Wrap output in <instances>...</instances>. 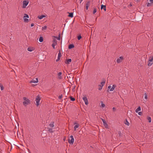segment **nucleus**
Wrapping results in <instances>:
<instances>
[{
    "label": "nucleus",
    "instance_id": "obj_36",
    "mask_svg": "<svg viewBox=\"0 0 153 153\" xmlns=\"http://www.w3.org/2000/svg\"><path fill=\"white\" fill-rule=\"evenodd\" d=\"M97 12V9L96 8H94L93 12V14H95Z\"/></svg>",
    "mask_w": 153,
    "mask_h": 153
},
{
    "label": "nucleus",
    "instance_id": "obj_45",
    "mask_svg": "<svg viewBox=\"0 0 153 153\" xmlns=\"http://www.w3.org/2000/svg\"><path fill=\"white\" fill-rule=\"evenodd\" d=\"M149 1L151 2V4H152L153 3V0H149Z\"/></svg>",
    "mask_w": 153,
    "mask_h": 153
},
{
    "label": "nucleus",
    "instance_id": "obj_2",
    "mask_svg": "<svg viewBox=\"0 0 153 153\" xmlns=\"http://www.w3.org/2000/svg\"><path fill=\"white\" fill-rule=\"evenodd\" d=\"M29 1L28 0H24L23 1L22 8H25L27 5L29 3Z\"/></svg>",
    "mask_w": 153,
    "mask_h": 153
},
{
    "label": "nucleus",
    "instance_id": "obj_27",
    "mask_svg": "<svg viewBox=\"0 0 153 153\" xmlns=\"http://www.w3.org/2000/svg\"><path fill=\"white\" fill-rule=\"evenodd\" d=\"M43 38L42 36H41L39 37V41L40 42H43Z\"/></svg>",
    "mask_w": 153,
    "mask_h": 153
},
{
    "label": "nucleus",
    "instance_id": "obj_41",
    "mask_svg": "<svg viewBox=\"0 0 153 153\" xmlns=\"http://www.w3.org/2000/svg\"><path fill=\"white\" fill-rule=\"evenodd\" d=\"M48 131L51 133L53 132V131L52 130V129L49 128Z\"/></svg>",
    "mask_w": 153,
    "mask_h": 153
},
{
    "label": "nucleus",
    "instance_id": "obj_35",
    "mask_svg": "<svg viewBox=\"0 0 153 153\" xmlns=\"http://www.w3.org/2000/svg\"><path fill=\"white\" fill-rule=\"evenodd\" d=\"M101 105L102 107H104L105 106V105L102 102H101Z\"/></svg>",
    "mask_w": 153,
    "mask_h": 153
},
{
    "label": "nucleus",
    "instance_id": "obj_47",
    "mask_svg": "<svg viewBox=\"0 0 153 153\" xmlns=\"http://www.w3.org/2000/svg\"><path fill=\"white\" fill-rule=\"evenodd\" d=\"M129 5H130L131 6H132V4L131 3H130Z\"/></svg>",
    "mask_w": 153,
    "mask_h": 153
},
{
    "label": "nucleus",
    "instance_id": "obj_15",
    "mask_svg": "<svg viewBox=\"0 0 153 153\" xmlns=\"http://www.w3.org/2000/svg\"><path fill=\"white\" fill-rule=\"evenodd\" d=\"M149 61L153 62V56H150L149 58Z\"/></svg>",
    "mask_w": 153,
    "mask_h": 153
},
{
    "label": "nucleus",
    "instance_id": "obj_29",
    "mask_svg": "<svg viewBox=\"0 0 153 153\" xmlns=\"http://www.w3.org/2000/svg\"><path fill=\"white\" fill-rule=\"evenodd\" d=\"M0 87L1 91L4 90V87H3V85L1 83H0Z\"/></svg>",
    "mask_w": 153,
    "mask_h": 153
},
{
    "label": "nucleus",
    "instance_id": "obj_18",
    "mask_svg": "<svg viewBox=\"0 0 153 153\" xmlns=\"http://www.w3.org/2000/svg\"><path fill=\"white\" fill-rule=\"evenodd\" d=\"M74 46L73 44H70L68 46V48L69 49H71L74 48Z\"/></svg>",
    "mask_w": 153,
    "mask_h": 153
},
{
    "label": "nucleus",
    "instance_id": "obj_26",
    "mask_svg": "<svg viewBox=\"0 0 153 153\" xmlns=\"http://www.w3.org/2000/svg\"><path fill=\"white\" fill-rule=\"evenodd\" d=\"M53 43L57 44V41L55 38H53V40L52 41Z\"/></svg>",
    "mask_w": 153,
    "mask_h": 153
},
{
    "label": "nucleus",
    "instance_id": "obj_50",
    "mask_svg": "<svg viewBox=\"0 0 153 153\" xmlns=\"http://www.w3.org/2000/svg\"><path fill=\"white\" fill-rule=\"evenodd\" d=\"M137 1H138L139 0H137Z\"/></svg>",
    "mask_w": 153,
    "mask_h": 153
},
{
    "label": "nucleus",
    "instance_id": "obj_24",
    "mask_svg": "<svg viewBox=\"0 0 153 153\" xmlns=\"http://www.w3.org/2000/svg\"><path fill=\"white\" fill-rule=\"evenodd\" d=\"M153 64V62H150L149 61H148V66H150L151 65H152V64Z\"/></svg>",
    "mask_w": 153,
    "mask_h": 153
},
{
    "label": "nucleus",
    "instance_id": "obj_31",
    "mask_svg": "<svg viewBox=\"0 0 153 153\" xmlns=\"http://www.w3.org/2000/svg\"><path fill=\"white\" fill-rule=\"evenodd\" d=\"M147 120H148L149 121V123H151V117H147Z\"/></svg>",
    "mask_w": 153,
    "mask_h": 153
},
{
    "label": "nucleus",
    "instance_id": "obj_32",
    "mask_svg": "<svg viewBox=\"0 0 153 153\" xmlns=\"http://www.w3.org/2000/svg\"><path fill=\"white\" fill-rule=\"evenodd\" d=\"M23 17H25V18H29V16L28 15H27V14H24V16Z\"/></svg>",
    "mask_w": 153,
    "mask_h": 153
},
{
    "label": "nucleus",
    "instance_id": "obj_39",
    "mask_svg": "<svg viewBox=\"0 0 153 153\" xmlns=\"http://www.w3.org/2000/svg\"><path fill=\"white\" fill-rule=\"evenodd\" d=\"M81 36L80 35H79L78 36L77 39L78 40H79L81 38Z\"/></svg>",
    "mask_w": 153,
    "mask_h": 153
},
{
    "label": "nucleus",
    "instance_id": "obj_11",
    "mask_svg": "<svg viewBox=\"0 0 153 153\" xmlns=\"http://www.w3.org/2000/svg\"><path fill=\"white\" fill-rule=\"evenodd\" d=\"M90 5V1H87L85 4V8L87 10L88 9V8L89 6Z\"/></svg>",
    "mask_w": 153,
    "mask_h": 153
},
{
    "label": "nucleus",
    "instance_id": "obj_38",
    "mask_svg": "<svg viewBox=\"0 0 153 153\" xmlns=\"http://www.w3.org/2000/svg\"><path fill=\"white\" fill-rule=\"evenodd\" d=\"M144 95H145V97H144L146 99H147V95L146 93H145V94Z\"/></svg>",
    "mask_w": 153,
    "mask_h": 153
},
{
    "label": "nucleus",
    "instance_id": "obj_46",
    "mask_svg": "<svg viewBox=\"0 0 153 153\" xmlns=\"http://www.w3.org/2000/svg\"><path fill=\"white\" fill-rule=\"evenodd\" d=\"M34 25V24L33 23H32L31 24V26L33 27Z\"/></svg>",
    "mask_w": 153,
    "mask_h": 153
},
{
    "label": "nucleus",
    "instance_id": "obj_34",
    "mask_svg": "<svg viewBox=\"0 0 153 153\" xmlns=\"http://www.w3.org/2000/svg\"><path fill=\"white\" fill-rule=\"evenodd\" d=\"M47 28V27L46 26H45L43 27L42 28V30H45Z\"/></svg>",
    "mask_w": 153,
    "mask_h": 153
},
{
    "label": "nucleus",
    "instance_id": "obj_28",
    "mask_svg": "<svg viewBox=\"0 0 153 153\" xmlns=\"http://www.w3.org/2000/svg\"><path fill=\"white\" fill-rule=\"evenodd\" d=\"M27 50L28 51H29L31 52V51H32L33 50V48H32L29 47L27 48Z\"/></svg>",
    "mask_w": 153,
    "mask_h": 153
},
{
    "label": "nucleus",
    "instance_id": "obj_7",
    "mask_svg": "<svg viewBox=\"0 0 153 153\" xmlns=\"http://www.w3.org/2000/svg\"><path fill=\"white\" fill-rule=\"evenodd\" d=\"M82 99L85 102V104L86 105H88V100L87 97L85 96H84L83 97Z\"/></svg>",
    "mask_w": 153,
    "mask_h": 153
},
{
    "label": "nucleus",
    "instance_id": "obj_12",
    "mask_svg": "<svg viewBox=\"0 0 153 153\" xmlns=\"http://www.w3.org/2000/svg\"><path fill=\"white\" fill-rule=\"evenodd\" d=\"M36 80H33V79L30 82V83H34L38 82V78H36Z\"/></svg>",
    "mask_w": 153,
    "mask_h": 153
},
{
    "label": "nucleus",
    "instance_id": "obj_20",
    "mask_svg": "<svg viewBox=\"0 0 153 153\" xmlns=\"http://www.w3.org/2000/svg\"><path fill=\"white\" fill-rule=\"evenodd\" d=\"M54 123L53 122H52L51 123L49 124V126L51 128L53 127H54Z\"/></svg>",
    "mask_w": 153,
    "mask_h": 153
},
{
    "label": "nucleus",
    "instance_id": "obj_21",
    "mask_svg": "<svg viewBox=\"0 0 153 153\" xmlns=\"http://www.w3.org/2000/svg\"><path fill=\"white\" fill-rule=\"evenodd\" d=\"M53 37L54 38L57 39L58 40H59L60 39V35H59L58 37L53 36Z\"/></svg>",
    "mask_w": 153,
    "mask_h": 153
},
{
    "label": "nucleus",
    "instance_id": "obj_43",
    "mask_svg": "<svg viewBox=\"0 0 153 153\" xmlns=\"http://www.w3.org/2000/svg\"><path fill=\"white\" fill-rule=\"evenodd\" d=\"M150 5H151V4L149 3H148L147 4V6L148 7L150 6Z\"/></svg>",
    "mask_w": 153,
    "mask_h": 153
},
{
    "label": "nucleus",
    "instance_id": "obj_14",
    "mask_svg": "<svg viewBox=\"0 0 153 153\" xmlns=\"http://www.w3.org/2000/svg\"><path fill=\"white\" fill-rule=\"evenodd\" d=\"M62 73L61 72H59V73H58V75L59 76L58 78H59V79H62V76H61V75H62Z\"/></svg>",
    "mask_w": 153,
    "mask_h": 153
},
{
    "label": "nucleus",
    "instance_id": "obj_44",
    "mask_svg": "<svg viewBox=\"0 0 153 153\" xmlns=\"http://www.w3.org/2000/svg\"><path fill=\"white\" fill-rule=\"evenodd\" d=\"M112 109H113V111H115L116 110V109L115 107L113 108Z\"/></svg>",
    "mask_w": 153,
    "mask_h": 153
},
{
    "label": "nucleus",
    "instance_id": "obj_6",
    "mask_svg": "<svg viewBox=\"0 0 153 153\" xmlns=\"http://www.w3.org/2000/svg\"><path fill=\"white\" fill-rule=\"evenodd\" d=\"M116 86L115 85H113L112 87L111 85H109L108 86V88L109 89H110V91H112L114 90Z\"/></svg>",
    "mask_w": 153,
    "mask_h": 153
},
{
    "label": "nucleus",
    "instance_id": "obj_37",
    "mask_svg": "<svg viewBox=\"0 0 153 153\" xmlns=\"http://www.w3.org/2000/svg\"><path fill=\"white\" fill-rule=\"evenodd\" d=\"M56 44L53 43L52 45V46L54 49H55V46L56 45Z\"/></svg>",
    "mask_w": 153,
    "mask_h": 153
},
{
    "label": "nucleus",
    "instance_id": "obj_17",
    "mask_svg": "<svg viewBox=\"0 0 153 153\" xmlns=\"http://www.w3.org/2000/svg\"><path fill=\"white\" fill-rule=\"evenodd\" d=\"M71 61V59H68L65 62V63L66 64H69L70 62Z\"/></svg>",
    "mask_w": 153,
    "mask_h": 153
},
{
    "label": "nucleus",
    "instance_id": "obj_1",
    "mask_svg": "<svg viewBox=\"0 0 153 153\" xmlns=\"http://www.w3.org/2000/svg\"><path fill=\"white\" fill-rule=\"evenodd\" d=\"M23 104L24 106H26L30 104V101L27 97H23Z\"/></svg>",
    "mask_w": 153,
    "mask_h": 153
},
{
    "label": "nucleus",
    "instance_id": "obj_25",
    "mask_svg": "<svg viewBox=\"0 0 153 153\" xmlns=\"http://www.w3.org/2000/svg\"><path fill=\"white\" fill-rule=\"evenodd\" d=\"M125 124L128 126H129L130 124L128 122V121L126 119V120L125 121Z\"/></svg>",
    "mask_w": 153,
    "mask_h": 153
},
{
    "label": "nucleus",
    "instance_id": "obj_9",
    "mask_svg": "<svg viewBox=\"0 0 153 153\" xmlns=\"http://www.w3.org/2000/svg\"><path fill=\"white\" fill-rule=\"evenodd\" d=\"M102 120L103 123V125L106 128H107L108 127V125L107 123L106 122L105 120L103 119H102Z\"/></svg>",
    "mask_w": 153,
    "mask_h": 153
},
{
    "label": "nucleus",
    "instance_id": "obj_23",
    "mask_svg": "<svg viewBox=\"0 0 153 153\" xmlns=\"http://www.w3.org/2000/svg\"><path fill=\"white\" fill-rule=\"evenodd\" d=\"M79 125L78 124L75 125L74 127V130L75 131H76V128H78L79 127Z\"/></svg>",
    "mask_w": 153,
    "mask_h": 153
},
{
    "label": "nucleus",
    "instance_id": "obj_3",
    "mask_svg": "<svg viewBox=\"0 0 153 153\" xmlns=\"http://www.w3.org/2000/svg\"><path fill=\"white\" fill-rule=\"evenodd\" d=\"M74 140L73 136L72 135H71L68 140V142L70 144L73 145L74 143Z\"/></svg>",
    "mask_w": 153,
    "mask_h": 153
},
{
    "label": "nucleus",
    "instance_id": "obj_40",
    "mask_svg": "<svg viewBox=\"0 0 153 153\" xmlns=\"http://www.w3.org/2000/svg\"><path fill=\"white\" fill-rule=\"evenodd\" d=\"M62 97V95L61 94L59 96V99H61Z\"/></svg>",
    "mask_w": 153,
    "mask_h": 153
},
{
    "label": "nucleus",
    "instance_id": "obj_33",
    "mask_svg": "<svg viewBox=\"0 0 153 153\" xmlns=\"http://www.w3.org/2000/svg\"><path fill=\"white\" fill-rule=\"evenodd\" d=\"M70 99L72 101H74L75 100V99L74 97H72L71 96L70 97Z\"/></svg>",
    "mask_w": 153,
    "mask_h": 153
},
{
    "label": "nucleus",
    "instance_id": "obj_8",
    "mask_svg": "<svg viewBox=\"0 0 153 153\" xmlns=\"http://www.w3.org/2000/svg\"><path fill=\"white\" fill-rule=\"evenodd\" d=\"M62 55H61V52L60 50H59V53L58 54V58L56 60V62H57L60 59V58L61 57Z\"/></svg>",
    "mask_w": 153,
    "mask_h": 153
},
{
    "label": "nucleus",
    "instance_id": "obj_30",
    "mask_svg": "<svg viewBox=\"0 0 153 153\" xmlns=\"http://www.w3.org/2000/svg\"><path fill=\"white\" fill-rule=\"evenodd\" d=\"M69 13V15L68 16L72 18L73 17V13Z\"/></svg>",
    "mask_w": 153,
    "mask_h": 153
},
{
    "label": "nucleus",
    "instance_id": "obj_4",
    "mask_svg": "<svg viewBox=\"0 0 153 153\" xmlns=\"http://www.w3.org/2000/svg\"><path fill=\"white\" fill-rule=\"evenodd\" d=\"M41 98L39 95L36 97L35 100L36 101V104L37 106H38L40 104L39 102Z\"/></svg>",
    "mask_w": 153,
    "mask_h": 153
},
{
    "label": "nucleus",
    "instance_id": "obj_48",
    "mask_svg": "<svg viewBox=\"0 0 153 153\" xmlns=\"http://www.w3.org/2000/svg\"><path fill=\"white\" fill-rule=\"evenodd\" d=\"M80 0V2H81L83 1V0Z\"/></svg>",
    "mask_w": 153,
    "mask_h": 153
},
{
    "label": "nucleus",
    "instance_id": "obj_19",
    "mask_svg": "<svg viewBox=\"0 0 153 153\" xmlns=\"http://www.w3.org/2000/svg\"><path fill=\"white\" fill-rule=\"evenodd\" d=\"M141 110V108L140 106H139L138 108L136 110L135 112L137 113L139 111Z\"/></svg>",
    "mask_w": 153,
    "mask_h": 153
},
{
    "label": "nucleus",
    "instance_id": "obj_5",
    "mask_svg": "<svg viewBox=\"0 0 153 153\" xmlns=\"http://www.w3.org/2000/svg\"><path fill=\"white\" fill-rule=\"evenodd\" d=\"M105 83V81H103L101 83V85H98V89L100 90H101L102 88V87L104 86V84Z\"/></svg>",
    "mask_w": 153,
    "mask_h": 153
},
{
    "label": "nucleus",
    "instance_id": "obj_13",
    "mask_svg": "<svg viewBox=\"0 0 153 153\" xmlns=\"http://www.w3.org/2000/svg\"><path fill=\"white\" fill-rule=\"evenodd\" d=\"M45 17V16L44 15H42L38 16V18L40 19H42L43 18Z\"/></svg>",
    "mask_w": 153,
    "mask_h": 153
},
{
    "label": "nucleus",
    "instance_id": "obj_10",
    "mask_svg": "<svg viewBox=\"0 0 153 153\" xmlns=\"http://www.w3.org/2000/svg\"><path fill=\"white\" fill-rule=\"evenodd\" d=\"M123 59V58L122 56H120L119 58H118L117 60V63H120L122 61V60Z\"/></svg>",
    "mask_w": 153,
    "mask_h": 153
},
{
    "label": "nucleus",
    "instance_id": "obj_16",
    "mask_svg": "<svg viewBox=\"0 0 153 153\" xmlns=\"http://www.w3.org/2000/svg\"><path fill=\"white\" fill-rule=\"evenodd\" d=\"M101 9H104V10L105 11L106 10L105 6L104 5H102L101 7Z\"/></svg>",
    "mask_w": 153,
    "mask_h": 153
},
{
    "label": "nucleus",
    "instance_id": "obj_22",
    "mask_svg": "<svg viewBox=\"0 0 153 153\" xmlns=\"http://www.w3.org/2000/svg\"><path fill=\"white\" fill-rule=\"evenodd\" d=\"M23 18L24 22H29V19H28L24 17Z\"/></svg>",
    "mask_w": 153,
    "mask_h": 153
},
{
    "label": "nucleus",
    "instance_id": "obj_49",
    "mask_svg": "<svg viewBox=\"0 0 153 153\" xmlns=\"http://www.w3.org/2000/svg\"><path fill=\"white\" fill-rule=\"evenodd\" d=\"M74 124H77V123H74Z\"/></svg>",
    "mask_w": 153,
    "mask_h": 153
},
{
    "label": "nucleus",
    "instance_id": "obj_42",
    "mask_svg": "<svg viewBox=\"0 0 153 153\" xmlns=\"http://www.w3.org/2000/svg\"><path fill=\"white\" fill-rule=\"evenodd\" d=\"M138 114L140 115H141L142 114V112H139Z\"/></svg>",
    "mask_w": 153,
    "mask_h": 153
}]
</instances>
